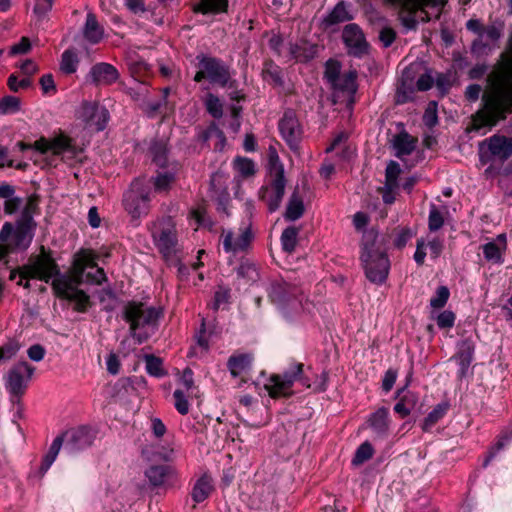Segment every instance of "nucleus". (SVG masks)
I'll list each match as a JSON object with an SVG mask.
<instances>
[{"mask_svg": "<svg viewBox=\"0 0 512 512\" xmlns=\"http://www.w3.org/2000/svg\"><path fill=\"white\" fill-rule=\"evenodd\" d=\"M84 280V272L83 267L77 265V269L71 267L70 274H60L59 277H56L51 282V286L54 294L57 297H67L69 291H73L74 289H78V286L83 283Z\"/></svg>", "mask_w": 512, "mask_h": 512, "instance_id": "dca6fc26", "label": "nucleus"}, {"mask_svg": "<svg viewBox=\"0 0 512 512\" xmlns=\"http://www.w3.org/2000/svg\"><path fill=\"white\" fill-rule=\"evenodd\" d=\"M401 173V168L399 163L391 160L386 167L385 170V184H388V187H398V178Z\"/></svg>", "mask_w": 512, "mask_h": 512, "instance_id": "603ef678", "label": "nucleus"}, {"mask_svg": "<svg viewBox=\"0 0 512 512\" xmlns=\"http://www.w3.org/2000/svg\"><path fill=\"white\" fill-rule=\"evenodd\" d=\"M215 176L211 177L210 180V190H211V199L214 200L217 204V211L224 213L226 216H229V204H230V195L226 188L221 190H216L215 184Z\"/></svg>", "mask_w": 512, "mask_h": 512, "instance_id": "cd10ccee", "label": "nucleus"}, {"mask_svg": "<svg viewBox=\"0 0 512 512\" xmlns=\"http://www.w3.org/2000/svg\"><path fill=\"white\" fill-rule=\"evenodd\" d=\"M17 145L19 146L21 151L34 148L35 150L39 151L42 154L52 149L51 143L44 138L35 141L33 145L26 144L24 142H18Z\"/></svg>", "mask_w": 512, "mask_h": 512, "instance_id": "bf43d9fd", "label": "nucleus"}, {"mask_svg": "<svg viewBox=\"0 0 512 512\" xmlns=\"http://www.w3.org/2000/svg\"><path fill=\"white\" fill-rule=\"evenodd\" d=\"M450 296V291L446 286H439L436 289L435 295L430 299V305L434 309L443 308Z\"/></svg>", "mask_w": 512, "mask_h": 512, "instance_id": "5fc2aeb1", "label": "nucleus"}, {"mask_svg": "<svg viewBox=\"0 0 512 512\" xmlns=\"http://www.w3.org/2000/svg\"><path fill=\"white\" fill-rule=\"evenodd\" d=\"M173 398L175 400L174 405H175L176 410L181 415L188 414L190 405H189V402H188L184 392L179 389L175 390L173 393Z\"/></svg>", "mask_w": 512, "mask_h": 512, "instance_id": "13d9d810", "label": "nucleus"}, {"mask_svg": "<svg viewBox=\"0 0 512 512\" xmlns=\"http://www.w3.org/2000/svg\"><path fill=\"white\" fill-rule=\"evenodd\" d=\"M262 75L264 80L270 84L275 86L283 85L282 70L272 60L266 61L264 63Z\"/></svg>", "mask_w": 512, "mask_h": 512, "instance_id": "ea45409f", "label": "nucleus"}, {"mask_svg": "<svg viewBox=\"0 0 512 512\" xmlns=\"http://www.w3.org/2000/svg\"><path fill=\"white\" fill-rule=\"evenodd\" d=\"M197 137L202 143L208 142L213 137H219V144H216L214 148L218 151H222L226 144L225 134L215 122H211L206 129L201 130Z\"/></svg>", "mask_w": 512, "mask_h": 512, "instance_id": "72a5a7b5", "label": "nucleus"}, {"mask_svg": "<svg viewBox=\"0 0 512 512\" xmlns=\"http://www.w3.org/2000/svg\"><path fill=\"white\" fill-rule=\"evenodd\" d=\"M213 490L214 486L211 476L203 474L193 485L191 497L193 501L198 504L205 501Z\"/></svg>", "mask_w": 512, "mask_h": 512, "instance_id": "393cba45", "label": "nucleus"}, {"mask_svg": "<svg viewBox=\"0 0 512 512\" xmlns=\"http://www.w3.org/2000/svg\"><path fill=\"white\" fill-rule=\"evenodd\" d=\"M79 59L76 52L72 49H67L61 56L60 69L65 74H72L76 72Z\"/></svg>", "mask_w": 512, "mask_h": 512, "instance_id": "37998d69", "label": "nucleus"}, {"mask_svg": "<svg viewBox=\"0 0 512 512\" xmlns=\"http://www.w3.org/2000/svg\"><path fill=\"white\" fill-rule=\"evenodd\" d=\"M144 360L146 364V371L149 375L157 378H161L166 375L161 358L155 355H146Z\"/></svg>", "mask_w": 512, "mask_h": 512, "instance_id": "a18cd8bd", "label": "nucleus"}, {"mask_svg": "<svg viewBox=\"0 0 512 512\" xmlns=\"http://www.w3.org/2000/svg\"><path fill=\"white\" fill-rule=\"evenodd\" d=\"M352 18L345 2L340 1L334 6L330 13L322 19L321 25L324 29H328L337 24L350 21Z\"/></svg>", "mask_w": 512, "mask_h": 512, "instance_id": "b1692460", "label": "nucleus"}, {"mask_svg": "<svg viewBox=\"0 0 512 512\" xmlns=\"http://www.w3.org/2000/svg\"><path fill=\"white\" fill-rule=\"evenodd\" d=\"M302 289L284 279L274 280L268 290V297L287 320H295L303 311Z\"/></svg>", "mask_w": 512, "mask_h": 512, "instance_id": "39448f33", "label": "nucleus"}, {"mask_svg": "<svg viewBox=\"0 0 512 512\" xmlns=\"http://www.w3.org/2000/svg\"><path fill=\"white\" fill-rule=\"evenodd\" d=\"M417 402L418 396L413 392L407 391L395 404L394 411L399 414L401 418H405L411 413Z\"/></svg>", "mask_w": 512, "mask_h": 512, "instance_id": "e433bc0d", "label": "nucleus"}, {"mask_svg": "<svg viewBox=\"0 0 512 512\" xmlns=\"http://www.w3.org/2000/svg\"><path fill=\"white\" fill-rule=\"evenodd\" d=\"M145 477L154 487H173L178 481V474L171 465H151L145 471Z\"/></svg>", "mask_w": 512, "mask_h": 512, "instance_id": "f3484780", "label": "nucleus"}, {"mask_svg": "<svg viewBox=\"0 0 512 512\" xmlns=\"http://www.w3.org/2000/svg\"><path fill=\"white\" fill-rule=\"evenodd\" d=\"M20 346L16 341H9L0 347V362L16 355Z\"/></svg>", "mask_w": 512, "mask_h": 512, "instance_id": "e2e57ef3", "label": "nucleus"}, {"mask_svg": "<svg viewBox=\"0 0 512 512\" xmlns=\"http://www.w3.org/2000/svg\"><path fill=\"white\" fill-rule=\"evenodd\" d=\"M341 75V63L335 59H329L325 63L324 78L332 85L334 81Z\"/></svg>", "mask_w": 512, "mask_h": 512, "instance_id": "864d4df0", "label": "nucleus"}, {"mask_svg": "<svg viewBox=\"0 0 512 512\" xmlns=\"http://www.w3.org/2000/svg\"><path fill=\"white\" fill-rule=\"evenodd\" d=\"M163 317L161 307L148 306L142 301H128L122 309V318L129 324V333L139 344L150 337L148 330L154 332Z\"/></svg>", "mask_w": 512, "mask_h": 512, "instance_id": "f03ea898", "label": "nucleus"}, {"mask_svg": "<svg viewBox=\"0 0 512 512\" xmlns=\"http://www.w3.org/2000/svg\"><path fill=\"white\" fill-rule=\"evenodd\" d=\"M269 182L259 190V198L264 201L269 212H275L285 194L286 179L284 167L277 155L270 156L268 164Z\"/></svg>", "mask_w": 512, "mask_h": 512, "instance_id": "423d86ee", "label": "nucleus"}, {"mask_svg": "<svg viewBox=\"0 0 512 512\" xmlns=\"http://www.w3.org/2000/svg\"><path fill=\"white\" fill-rule=\"evenodd\" d=\"M20 109V99L15 96H4L0 100V114L15 113Z\"/></svg>", "mask_w": 512, "mask_h": 512, "instance_id": "6e6d98bb", "label": "nucleus"}, {"mask_svg": "<svg viewBox=\"0 0 512 512\" xmlns=\"http://www.w3.org/2000/svg\"><path fill=\"white\" fill-rule=\"evenodd\" d=\"M221 238L224 251L236 255L248 253L252 249L255 236L249 224L246 227L239 228L238 232L223 231Z\"/></svg>", "mask_w": 512, "mask_h": 512, "instance_id": "f8f14e48", "label": "nucleus"}, {"mask_svg": "<svg viewBox=\"0 0 512 512\" xmlns=\"http://www.w3.org/2000/svg\"><path fill=\"white\" fill-rule=\"evenodd\" d=\"M304 211L305 208L302 197L299 192L295 190L289 198L284 218L288 221H296L303 216Z\"/></svg>", "mask_w": 512, "mask_h": 512, "instance_id": "c85d7f7f", "label": "nucleus"}, {"mask_svg": "<svg viewBox=\"0 0 512 512\" xmlns=\"http://www.w3.org/2000/svg\"><path fill=\"white\" fill-rule=\"evenodd\" d=\"M342 39L348 48L349 55L360 58L368 52V43L357 24L346 25L343 29Z\"/></svg>", "mask_w": 512, "mask_h": 512, "instance_id": "2eb2a0df", "label": "nucleus"}, {"mask_svg": "<svg viewBox=\"0 0 512 512\" xmlns=\"http://www.w3.org/2000/svg\"><path fill=\"white\" fill-rule=\"evenodd\" d=\"M236 274L245 284H253L259 279L258 265L249 258H242L236 268Z\"/></svg>", "mask_w": 512, "mask_h": 512, "instance_id": "a878e982", "label": "nucleus"}, {"mask_svg": "<svg viewBox=\"0 0 512 512\" xmlns=\"http://www.w3.org/2000/svg\"><path fill=\"white\" fill-rule=\"evenodd\" d=\"M279 131L290 149L296 151L302 139V128L292 109L284 112L279 121Z\"/></svg>", "mask_w": 512, "mask_h": 512, "instance_id": "4468645a", "label": "nucleus"}, {"mask_svg": "<svg viewBox=\"0 0 512 512\" xmlns=\"http://www.w3.org/2000/svg\"><path fill=\"white\" fill-rule=\"evenodd\" d=\"M318 53V45L311 44L306 41L297 43H289V54L291 59L298 62L306 63L316 57Z\"/></svg>", "mask_w": 512, "mask_h": 512, "instance_id": "4be33fe9", "label": "nucleus"}, {"mask_svg": "<svg viewBox=\"0 0 512 512\" xmlns=\"http://www.w3.org/2000/svg\"><path fill=\"white\" fill-rule=\"evenodd\" d=\"M378 232L370 229L362 237L361 261L365 275L369 281L377 284L383 283L388 276L390 262L383 242L378 239Z\"/></svg>", "mask_w": 512, "mask_h": 512, "instance_id": "7ed1b4c3", "label": "nucleus"}, {"mask_svg": "<svg viewBox=\"0 0 512 512\" xmlns=\"http://www.w3.org/2000/svg\"><path fill=\"white\" fill-rule=\"evenodd\" d=\"M449 408L450 404L448 401L437 404L424 418L421 425L422 430L424 432L430 431L432 427L447 414Z\"/></svg>", "mask_w": 512, "mask_h": 512, "instance_id": "2f4dec72", "label": "nucleus"}, {"mask_svg": "<svg viewBox=\"0 0 512 512\" xmlns=\"http://www.w3.org/2000/svg\"><path fill=\"white\" fill-rule=\"evenodd\" d=\"M61 299L75 302V310L78 312H86L90 307V297L83 290L74 289L69 291L67 297H60Z\"/></svg>", "mask_w": 512, "mask_h": 512, "instance_id": "79ce46f5", "label": "nucleus"}, {"mask_svg": "<svg viewBox=\"0 0 512 512\" xmlns=\"http://www.w3.org/2000/svg\"><path fill=\"white\" fill-rule=\"evenodd\" d=\"M66 443V439L64 436V433L61 435H58L52 442L49 451L44 455L41 466H40V472L42 474L46 473L53 462L56 460L57 455L63 445V443Z\"/></svg>", "mask_w": 512, "mask_h": 512, "instance_id": "f704fd0d", "label": "nucleus"}, {"mask_svg": "<svg viewBox=\"0 0 512 512\" xmlns=\"http://www.w3.org/2000/svg\"><path fill=\"white\" fill-rule=\"evenodd\" d=\"M80 117L88 126L95 127L97 131H102L106 128L108 123L109 112L104 106L85 102L81 106Z\"/></svg>", "mask_w": 512, "mask_h": 512, "instance_id": "a211bd4d", "label": "nucleus"}, {"mask_svg": "<svg viewBox=\"0 0 512 512\" xmlns=\"http://www.w3.org/2000/svg\"><path fill=\"white\" fill-rule=\"evenodd\" d=\"M228 8V0H201L199 11L207 13H223Z\"/></svg>", "mask_w": 512, "mask_h": 512, "instance_id": "de8ad7c7", "label": "nucleus"}, {"mask_svg": "<svg viewBox=\"0 0 512 512\" xmlns=\"http://www.w3.org/2000/svg\"><path fill=\"white\" fill-rule=\"evenodd\" d=\"M302 372L303 364H295L290 370L285 371L281 375H271L264 387L271 398L289 397L292 394L291 388L294 382L300 377Z\"/></svg>", "mask_w": 512, "mask_h": 512, "instance_id": "9b49d317", "label": "nucleus"}, {"mask_svg": "<svg viewBox=\"0 0 512 512\" xmlns=\"http://www.w3.org/2000/svg\"><path fill=\"white\" fill-rule=\"evenodd\" d=\"M253 362L251 353H242L229 357L227 367L233 377L239 376L241 373L248 371Z\"/></svg>", "mask_w": 512, "mask_h": 512, "instance_id": "bb28decb", "label": "nucleus"}, {"mask_svg": "<svg viewBox=\"0 0 512 512\" xmlns=\"http://www.w3.org/2000/svg\"><path fill=\"white\" fill-rule=\"evenodd\" d=\"M198 60V71L194 75L193 80L200 83L208 80L211 84L221 87L227 86L231 76L229 67L219 58L199 54L196 56Z\"/></svg>", "mask_w": 512, "mask_h": 512, "instance_id": "1a4fd4ad", "label": "nucleus"}, {"mask_svg": "<svg viewBox=\"0 0 512 512\" xmlns=\"http://www.w3.org/2000/svg\"><path fill=\"white\" fill-rule=\"evenodd\" d=\"M482 108L471 117L468 131L478 132L482 128H492L500 121L505 120L512 113V87L501 86L495 88L482 97Z\"/></svg>", "mask_w": 512, "mask_h": 512, "instance_id": "f257e3e1", "label": "nucleus"}, {"mask_svg": "<svg viewBox=\"0 0 512 512\" xmlns=\"http://www.w3.org/2000/svg\"><path fill=\"white\" fill-rule=\"evenodd\" d=\"M412 236L413 232L410 228H401L394 239L395 247H397L398 249L404 248L407 242L412 238Z\"/></svg>", "mask_w": 512, "mask_h": 512, "instance_id": "338daca9", "label": "nucleus"}, {"mask_svg": "<svg viewBox=\"0 0 512 512\" xmlns=\"http://www.w3.org/2000/svg\"><path fill=\"white\" fill-rule=\"evenodd\" d=\"M436 322L441 329L451 328L454 326L455 314L452 311L445 310L438 315Z\"/></svg>", "mask_w": 512, "mask_h": 512, "instance_id": "69168bd1", "label": "nucleus"}, {"mask_svg": "<svg viewBox=\"0 0 512 512\" xmlns=\"http://www.w3.org/2000/svg\"><path fill=\"white\" fill-rule=\"evenodd\" d=\"M169 149L167 142L163 139H154L151 141L148 155L152 162L159 168H165L168 165Z\"/></svg>", "mask_w": 512, "mask_h": 512, "instance_id": "5701e85b", "label": "nucleus"}, {"mask_svg": "<svg viewBox=\"0 0 512 512\" xmlns=\"http://www.w3.org/2000/svg\"><path fill=\"white\" fill-rule=\"evenodd\" d=\"M373 454L374 449L372 445L368 441H365L357 448L352 459V464L355 466H359L364 462L368 461L369 459H371L373 457Z\"/></svg>", "mask_w": 512, "mask_h": 512, "instance_id": "09e8293b", "label": "nucleus"}, {"mask_svg": "<svg viewBox=\"0 0 512 512\" xmlns=\"http://www.w3.org/2000/svg\"><path fill=\"white\" fill-rule=\"evenodd\" d=\"M83 33L85 39L92 44L99 43L103 38V29L100 27L93 13L87 14Z\"/></svg>", "mask_w": 512, "mask_h": 512, "instance_id": "7c9ffc66", "label": "nucleus"}, {"mask_svg": "<svg viewBox=\"0 0 512 512\" xmlns=\"http://www.w3.org/2000/svg\"><path fill=\"white\" fill-rule=\"evenodd\" d=\"M150 183L143 178L135 179L128 191L123 195V205L125 211L134 220H138L149 212L151 201Z\"/></svg>", "mask_w": 512, "mask_h": 512, "instance_id": "6e6552de", "label": "nucleus"}, {"mask_svg": "<svg viewBox=\"0 0 512 512\" xmlns=\"http://www.w3.org/2000/svg\"><path fill=\"white\" fill-rule=\"evenodd\" d=\"M66 444L65 449L70 453H75L92 445L94 435L92 430L87 427H79L66 431L64 433Z\"/></svg>", "mask_w": 512, "mask_h": 512, "instance_id": "6ab92c4d", "label": "nucleus"}, {"mask_svg": "<svg viewBox=\"0 0 512 512\" xmlns=\"http://www.w3.org/2000/svg\"><path fill=\"white\" fill-rule=\"evenodd\" d=\"M393 146L396 149L397 157L410 155L415 149L416 139L411 137L407 132L403 131L395 135Z\"/></svg>", "mask_w": 512, "mask_h": 512, "instance_id": "c756f323", "label": "nucleus"}, {"mask_svg": "<svg viewBox=\"0 0 512 512\" xmlns=\"http://www.w3.org/2000/svg\"><path fill=\"white\" fill-rule=\"evenodd\" d=\"M300 229L295 226H288L281 234L282 249L287 253H293L298 243Z\"/></svg>", "mask_w": 512, "mask_h": 512, "instance_id": "58836bf2", "label": "nucleus"}, {"mask_svg": "<svg viewBox=\"0 0 512 512\" xmlns=\"http://www.w3.org/2000/svg\"><path fill=\"white\" fill-rule=\"evenodd\" d=\"M230 299V289L219 287L214 294V301L212 304L213 310L217 311L222 304H227Z\"/></svg>", "mask_w": 512, "mask_h": 512, "instance_id": "0e129e2a", "label": "nucleus"}, {"mask_svg": "<svg viewBox=\"0 0 512 512\" xmlns=\"http://www.w3.org/2000/svg\"><path fill=\"white\" fill-rule=\"evenodd\" d=\"M234 169L238 172V174L244 178L251 177L255 174V163L253 160L238 156L234 159L233 162Z\"/></svg>", "mask_w": 512, "mask_h": 512, "instance_id": "c03bdc74", "label": "nucleus"}, {"mask_svg": "<svg viewBox=\"0 0 512 512\" xmlns=\"http://www.w3.org/2000/svg\"><path fill=\"white\" fill-rule=\"evenodd\" d=\"M367 426L372 429L377 439H385L389 434V410L385 407L377 409L372 413L368 420Z\"/></svg>", "mask_w": 512, "mask_h": 512, "instance_id": "412c9836", "label": "nucleus"}, {"mask_svg": "<svg viewBox=\"0 0 512 512\" xmlns=\"http://www.w3.org/2000/svg\"><path fill=\"white\" fill-rule=\"evenodd\" d=\"M356 78L357 72L355 70H351L347 73L341 74L337 78V81L332 83L331 88L335 91L355 93L357 89Z\"/></svg>", "mask_w": 512, "mask_h": 512, "instance_id": "c9c22d12", "label": "nucleus"}, {"mask_svg": "<svg viewBox=\"0 0 512 512\" xmlns=\"http://www.w3.org/2000/svg\"><path fill=\"white\" fill-rule=\"evenodd\" d=\"M175 181V175L172 172L159 173L152 177L148 182L153 183L156 192H166L170 189L171 184Z\"/></svg>", "mask_w": 512, "mask_h": 512, "instance_id": "49530a36", "label": "nucleus"}, {"mask_svg": "<svg viewBox=\"0 0 512 512\" xmlns=\"http://www.w3.org/2000/svg\"><path fill=\"white\" fill-rule=\"evenodd\" d=\"M484 257L487 261H491L496 264H502L503 253L501 248L494 242H488L482 247Z\"/></svg>", "mask_w": 512, "mask_h": 512, "instance_id": "8fccbe9b", "label": "nucleus"}, {"mask_svg": "<svg viewBox=\"0 0 512 512\" xmlns=\"http://www.w3.org/2000/svg\"><path fill=\"white\" fill-rule=\"evenodd\" d=\"M512 156V136L494 134L478 143V157L486 178L500 174L502 165Z\"/></svg>", "mask_w": 512, "mask_h": 512, "instance_id": "20e7f679", "label": "nucleus"}, {"mask_svg": "<svg viewBox=\"0 0 512 512\" xmlns=\"http://www.w3.org/2000/svg\"><path fill=\"white\" fill-rule=\"evenodd\" d=\"M502 59H503V63H504L505 74H506L507 78L510 81H512V35L509 40V45H508L506 52H504L502 54Z\"/></svg>", "mask_w": 512, "mask_h": 512, "instance_id": "774afa93", "label": "nucleus"}, {"mask_svg": "<svg viewBox=\"0 0 512 512\" xmlns=\"http://www.w3.org/2000/svg\"><path fill=\"white\" fill-rule=\"evenodd\" d=\"M98 255L91 249L81 248L77 251L73 256L72 267L77 269V265L83 267V272L87 268H95L97 267Z\"/></svg>", "mask_w": 512, "mask_h": 512, "instance_id": "473e14b6", "label": "nucleus"}, {"mask_svg": "<svg viewBox=\"0 0 512 512\" xmlns=\"http://www.w3.org/2000/svg\"><path fill=\"white\" fill-rule=\"evenodd\" d=\"M443 224L444 218L442 213L434 205H432L428 217L429 230L432 232L438 231L443 226Z\"/></svg>", "mask_w": 512, "mask_h": 512, "instance_id": "4d7b16f0", "label": "nucleus"}, {"mask_svg": "<svg viewBox=\"0 0 512 512\" xmlns=\"http://www.w3.org/2000/svg\"><path fill=\"white\" fill-rule=\"evenodd\" d=\"M434 83L441 96L446 95L452 86L450 76L446 73H438Z\"/></svg>", "mask_w": 512, "mask_h": 512, "instance_id": "680f3d73", "label": "nucleus"}, {"mask_svg": "<svg viewBox=\"0 0 512 512\" xmlns=\"http://www.w3.org/2000/svg\"><path fill=\"white\" fill-rule=\"evenodd\" d=\"M88 77L95 85H111L118 80L119 72L113 65L100 62L91 67Z\"/></svg>", "mask_w": 512, "mask_h": 512, "instance_id": "aec40b11", "label": "nucleus"}, {"mask_svg": "<svg viewBox=\"0 0 512 512\" xmlns=\"http://www.w3.org/2000/svg\"><path fill=\"white\" fill-rule=\"evenodd\" d=\"M512 440V425L504 429L499 437L495 445L489 451L488 456L486 457L483 467H487L490 461L495 457V455L503 449L508 442Z\"/></svg>", "mask_w": 512, "mask_h": 512, "instance_id": "a19ab883", "label": "nucleus"}, {"mask_svg": "<svg viewBox=\"0 0 512 512\" xmlns=\"http://www.w3.org/2000/svg\"><path fill=\"white\" fill-rule=\"evenodd\" d=\"M35 372V367L26 361L13 365L8 372L6 388L14 396H21Z\"/></svg>", "mask_w": 512, "mask_h": 512, "instance_id": "ddd939ff", "label": "nucleus"}, {"mask_svg": "<svg viewBox=\"0 0 512 512\" xmlns=\"http://www.w3.org/2000/svg\"><path fill=\"white\" fill-rule=\"evenodd\" d=\"M205 107L207 112L216 119H219L223 115V106L220 99L212 93L206 96Z\"/></svg>", "mask_w": 512, "mask_h": 512, "instance_id": "3c124183", "label": "nucleus"}, {"mask_svg": "<svg viewBox=\"0 0 512 512\" xmlns=\"http://www.w3.org/2000/svg\"><path fill=\"white\" fill-rule=\"evenodd\" d=\"M151 233L157 248L165 257L176 251V229L171 217H163L154 222Z\"/></svg>", "mask_w": 512, "mask_h": 512, "instance_id": "9d476101", "label": "nucleus"}, {"mask_svg": "<svg viewBox=\"0 0 512 512\" xmlns=\"http://www.w3.org/2000/svg\"><path fill=\"white\" fill-rule=\"evenodd\" d=\"M474 354V344L471 339H464L461 341L459 345V351L457 353V358L459 360V364L461 366L462 371L464 372L471 364L473 360Z\"/></svg>", "mask_w": 512, "mask_h": 512, "instance_id": "4c0bfd02", "label": "nucleus"}, {"mask_svg": "<svg viewBox=\"0 0 512 512\" xmlns=\"http://www.w3.org/2000/svg\"><path fill=\"white\" fill-rule=\"evenodd\" d=\"M32 84V80L30 77H25L22 80H18L17 76L11 74L8 77L7 85L9 89L13 92H17L19 89H26L30 87Z\"/></svg>", "mask_w": 512, "mask_h": 512, "instance_id": "052dcab7", "label": "nucleus"}, {"mask_svg": "<svg viewBox=\"0 0 512 512\" xmlns=\"http://www.w3.org/2000/svg\"><path fill=\"white\" fill-rule=\"evenodd\" d=\"M60 274V267L53 257L52 251L43 245L40 247L39 254L31 256L28 263L19 269L20 277L38 279L45 283L52 282Z\"/></svg>", "mask_w": 512, "mask_h": 512, "instance_id": "0eeeda50", "label": "nucleus"}]
</instances>
